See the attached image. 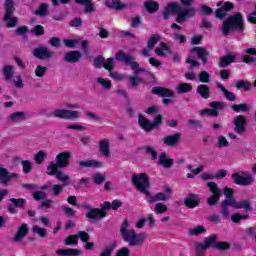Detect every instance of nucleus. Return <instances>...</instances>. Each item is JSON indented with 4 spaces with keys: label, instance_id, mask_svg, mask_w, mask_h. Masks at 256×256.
I'll list each match as a JSON object with an SVG mask.
<instances>
[{
    "label": "nucleus",
    "instance_id": "f257e3e1",
    "mask_svg": "<svg viewBox=\"0 0 256 256\" xmlns=\"http://www.w3.org/2000/svg\"><path fill=\"white\" fill-rule=\"evenodd\" d=\"M129 220L124 219L120 227V234L122 235L124 241L130 245V247H143L145 244V239H147V234L140 233L137 234L135 229H129Z\"/></svg>",
    "mask_w": 256,
    "mask_h": 256
},
{
    "label": "nucleus",
    "instance_id": "f03ea898",
    "mask_svg": "<svg viewBox=\"0 0 256 256\" xmlns=\"http://www.w3.org/2000/svg\"><path fill=\"white\" fill-rule=\"evenodd\" d=\"M231 31H238L243 33L245 31V19L241 12H237L229 16L222 24V35L227 37Z\"/></svg>",
    "mask_w": 256,
    "mask_h": 256
},
{
    "label": "nucleus",
    "instance_id": "7ed1b4c3",
    "mask_svg": "<svg viewBox=\"0 0 256 256\" xmlns=\"http://www.w3.org/2000/svg\"><path fill=\"white\" fill-rule=\"evenodd\" d=\"M82 209L88 211L86 213V219H90L91 221H101V219H105L107 217V211L111 209V202L105 201L100 205V208H93L89 203H83Z\"/></svg>",
    "mask_w": 256,
    "mask_h": 256
},
{
    "label": "nucleus",
    "instance_id": "20e7f679",
    "mask_svg": "<svg viewBox=\"0 0 256 256\" xmlns=\"http://www.w3.org/2000/svg\"><path fill=\"white\" fill-rule=\"evenodd\" d=\"M116 61H120L121 63H126V65H129L131 70L134 71V77H139L141 73H147L146 68L139 67V62L135 61V57L126 54L121 50L116 53Z\"/></svg>",
    "mask_w": 256,
    "mask_h": 256
},
{
    "label": "nucleus",
    "instance_id": "39448f33",
    "mask_svg": "<svg viewBox=\"0 0 256 256\" xmlns=\"http://www.w3.org/2000/svg\"><path fill=\"white\" fill-rule=\"evenodd\" d=\"M132 184L138 191H140V193H143V195H147V197L151 195V193H149L151 182L149 181V176H147V173L133 174Z\"/></svg>",
    "mask_w": 256,
    "mask_h": 256
},
{
    "label": "nucleus",
    "instance_id": "423d86ee",
    "mask_svg": "<svg viewBox=\"0 0 256 256\" xmlns=\"http://www.w3.org/2000/svg\"><path fill=\"white\" fill-rule=\"evenodd\" d=\"M5 14L3 17L4 23H6V27L9 29H13V27H17L19 23V18L13 17V13H15V1L14 0H5L4 2Z\"/></svg>",
    "mask_w": 256,
    "mask_h": 256
},
{
    "label": "nucleus",
    "instance_id": "0eeeda50",
    "mask_svg": "<svg viewBox=\"0 0 256 256\" xmlns=\"http://www.w3.org/2000/svg\"><path fill=\"white\" fill-rule=\"evenodd\" d=\"M223 194L225 199L220 204L221 214L224 219H227L231 212H229V207L235 203V190L233 188L224 187Z\"/></svg>",
    "mask_w": 256,
    "mask_h": 256
},
{
    "label": "nucleus",
    "instance_id": "6e6552de",
    "mask_svg": "<svg viewBox=\"0 0 256 256\" xmlns=\"http://www.w3.org/2000/svg\"><path fill=\"white\" fill-rule=\"evenodd\" d=\"M152 95H158V97H162L163 105H171L174 103L172 99L175 98V92L169 88L155 86L152 88Z\"/></svg>",
    "mask_w": 256,
    "mask_h": 256
},
{
    "label": "nucleus",
    "instance_id": "1a4fd4ad",
    "mask_svg": "<svg viewBox=\"0 0 256 256\" xmlns=\"http://www.w3.org/2000/svg\"><path fill=\"white\" fill-rule=\"evenodd\" d=\"M81 112L67 109H55L51 112L50 117L64 119L65 121H75L79 119Z\"/></svg>",
    "mask_w": 256,
    "mask_h": 256
},
{
    "label": "nucleus",
    "instance_id": "9d476101",
    "mask_svg": "<svg viewBox=\"0 0 256 256\" xmlns=\"http://www.w3.org/2000/svg\"><path fill=\"white\" fill-rule=\"evenodd\" d=\"M219 239L218 234H212L208 237H206L203 241L201 242H196L195 243V249H196V255H205V251L211 247H213V243Z\"/></svg>",
    "mask_w": 256,
    "mask_h": 256
},
{
    "label": "nucleus",
    "instance_id": "9b49d317",
    "mask_svg": "<svg viewBox=\"0 0 256 256\" xmlns=\"http://www.w3.org/2000/svg\"><path fill=\"white\" fill-rule=\"evenodd\" d=\"M231 177L235 185H240L242 187H249V185H253V183H255L253 175L247 172H243L242 175L236 172L233 173Z\"/></svg>",
    "mask_w": 256,
    "mask_h": 256
},
{
    "label": "nucleus",
    "instance_id": "f8f14e48",
    "mask_svg": "<svg viewBox=\"0 0 256 256\" xmlns=\"http://www.w3.org/2000/svg\"><path fill=\"white\" fill-rule=\"evenodd\" d=\"M207 187L210 189V192L212 193L211 197L208 198L207 203L210 205V207H213L219 203V200L221 199V195H223V190L217 186V183L215 182H208Z\"/></svg>",
    "mask_w": 256,
    "mask_h": 256
},
{
    "label": "nucleus",
    "instance_id": "ddd939ff",
    "mask_svg": "<svg viewBox=\"0 0 256 256\" xmlns=\"http://www.w3.org/2000/svg\"><path fill=\"white\" fill-rule=\"evenodd\" d=\"M225 104L221 101L210 102L211 109H204L200 111V115H207V117H219V111L223 109Z\"/></svg>",
    "mask_w": 256,
    "mask_h": 256
},
{
    "label": "nucleus",
    "instance_id": "4468645a",
    "mask_svg": "<svg viewBox=\"0 0 256 256\" xmlns=\"http://www.w3.org/2000/svg\"><path fill=\"white\" fill-rule=\"evenodd\" d=\"M182 8L181 5L177 2H170L167 4V6L164 8V11L162 12V17L164 21H167L170 19L171 15H179L181 13Z\"/></svg>",
    "mask_w": 256,
    "mask_h": 256
},
{
    "label": "nucleus",
    "instance_id": "2eb2a0df",
    "mask_svg": "<svg viewBox=\"0 0 256 256\" xmlns=\"http://www.w3.org/2000/svg\"><path fill=\"white\" fill-rule=\"evenodd\" d=\"M32 55L40 61H45L53 57V51L49 50L47 46H40L32 51Z\"/></svg>",
    "mask_w": 256,
    "mask_h": 256
},
{
    "label": "nucleus",
    "instance_id": "dca6fc26",
    "mask_svg": "<svg viewBox=\"0 0 256 256\" xmlns=\"http://www.w3.org/2000/svg\"><path fill=\"white\" fill-rule=\"evenodd\" d=\"M234 131L237 135H243L247 131V118L243 115H238L233 120Z\"/></svg>",
    "mask_w": 256,
    "mask_h": 256
},
{
    "label": "nucleus",
    "instance_id": "f3484780",
    "mask_svg": "<svg viewBox=\"0 0 256 256\" xmlns=\"http://www.w3.org/2000/svg\"><path fill=\"white\" fill-rule=\"evenodd\" d=\"M19 174L9 172V170L5 167L0 166V183L1 185H9L12 179H17Z\"/></svg>",
    "mask_w": 256,
    "mask_h": 256
},
{
    "label": "nucleus",
    "instance_id": "a211bd4d",
    "mask_svg": "<svg viewBox=\"0 0 256 256\" xmlns=\"http://www.w3.org/2000/svg\"><path fill=\"white\" fill-rule=\"evenodd\" d=\"M195 13H197V10L195 7H189L187 9H183L179 12L177 15L175 21L176 23H185L187 19H191V17H195Z\"/></svg>",
    "mask_w": 256,
    "mask_h": 256
},
{
    "label": "nucleus",
    "instance_id": "6ab92c4d",
    "mask_svg": "<svg viewBox=\"0 0 256 256\" xmlns=\"http://www.w3.org/2000/svg\"><path fill=\"white\" fill-rule=\"evenodd\" d=\"M184 205L188 209H195V207L201 205V198L195 193H190L184 198Z\"/></svg>",
    "mask_w": 256,
    "mask_h": 256
},
{
    "label": "nucleus",
    "instance_id": "aec40b11",
    "mask_svg": "<svg viewBox=\"0 0 256 256\" xmlns=\"http://www.w3.org/2000/svg\"><path fill=\"white\" fill-rule=\"evenodd\" d=\"M99 153L104 156L106 159L111 157V142L107 138H103L98 143Z\"/></svg>",
    "mask_w": 256,
    "mask_h": 256
},
{
    "label": "nucleus",
    "instance_id": "412c9836",
    "mask_svg": "<svg viewBox=\"0 0 256 256\" xmlns=\"http://www.w3.org/2000/svg\"><path fill=\"white\" fill-rule=\"evenodd\" d=\"M69 161H71V152L69 151L61 152L56 156V163L60 169L68 167Z\"/></svg>",
    "mask_w": 256,
    "mask_h": 256
},
{
    "label": "nucleus",
    "instance_id": "4be33fe9",
    "mask_svg": "<svg viewBox=\"0 0 256 256\" xmlns=\"http://www.w3.org/2000/svg\"><path fill=\"white\" fill-rule=\"evenodd\" d=\"M233 63H237V55H235L233 53L221 56L219 59L220 69H225V68L229 67V65H233Z\"/></svg>",
    "mask_w": 256,
    "mask_h": 256
},
{
    "label": "nucleus",
    "instance_id": "5701e85b",
    "mask_svg": "<svg viewBox=\"0 0 256 256\" xmlns=\"http://www.w3.org/2000/svg\"><path fill=\"white\" fill-rule=\"evenodd\" d=\"M29 234V225L27 223H23L17 230L16 234L13 237L14 243H19L27 237Z\"/></svg>",
    "mask_w": 256,
    "mask_h": 256
},
{
    "label": "nucleus",
    "instance_id": "b1692460",
    "mask_svg": "<svg viewBox=\"0 0 256 256\" xmlns=\"http://www.w3.org/2000/svg\"><path fill=\"white\" fill-rule=\"evenodd\" d=\"M192 53H196L198 59L202 62V65H207V59L209 57V51L204 47L195 46L192 48Z\"/></svg>",
    "mask_w": 256,
    "mask_h": 256
},
{
    "label": "nucleus",
    "instance_id": "393cba45",
    "mask_svg": "<svg viewBox=\"0 0 256 256\" xmlns=\"http://www.w3.org/2000/svg\"><path fill=\"white\" fill-rule=\"evenodd\" d=\"M181 141V133L177 132L172 135H167L162 139V143L167 147H175Z\"/></svg>",
    "mask_w": 256,
    "mask_h": 256
},
{
    "label": "nucleus",
    "instance_id": "a878e982",
    "mask_svg": "<svg viewBox=\"0 0 256 256\" xmlns=\"http://www.w3.org/2000/svg\"><path fill=\"white\" fill-rule=\"evenodd\" d=\"M138 125L141 127L143 131L146 133H150V131H153V123L149 121V119L145 118L143 114L138 115Z\"/></svg>",
    "mask_w": 256,
    "mask_h": 256
},
{
    "label": "nucleus",
    "instance_id": "bb28decb",
    "mask_svg": "<svg viewBox=\"0 0 256 256\" xmlns=\"http://www.w3.org/2000/svg\"><path fill=\"white\" fill-rule=\"evenodd\" d=\"M74 1L77 5H84V13H86V15L95 13V11H97V7L93 5V2H91V0H74Z\"/></svg>",
    "mask_w": 256,
    "mask_h": 256
},
{
    "label": "nucleus",
    "instance_id": "cd10ccee",
    "mask_svg": "<svg viewBox=\"0 0 256 256\" xmlns=\"http://www.w3.org/2000/svg\"><path fill=\"white\" fill-rule=\"evenodd\" d=\"M82 54L79 51H69L64 54V61L66 63H77L81 59Z\"/></svg>",
    "mask_w": 256,
    "mask_h": 256
},
{
    "label": "nucleus",
    "instance_id": "c85d7f7f",
    "mask_svg": "<svg viewBox=\"0 0 256 256\" xmlns=\"http://www.w3.org/2000/svg\"><path fill=\"white\" fill-rule=\"evenodd\" d=\"M144 9H146L147 13L153 15L159 11V2L155 0H147L144 2Z\"/></svg>",
    "mask_w": 256,
    "mask_h": 256
},
{
    "label": "nucleus",
    "instance_id": "c756f323",
    "mask_svg": "<svg viewBox=\"0 0 256 256\" xmlns=\"http://www.w3.org/2000/svg\"><path fill=\"white\" fill-rule=\"evenodd\" d=\"M159 165L165 169H171L173 167V158L167 157V153L161 152L159 155Z\"/></svg>",
    "mask_w": 256,
    "mask_h": 256
},
{
    "label": "nucleus",
    "instance_id": "7c9ffc66",
    "mask_svg": "<svg viewBox=\"0 0 256 256\" xmlns=\"http://www.w3.org/2000/svg\"><path fill=\"white\" fill-rule=\"evenodd\" d=\"M196 93H198L202 99H209L211 97V88L207 84H200L197 86Z\"/></svg>",
    "mask_w": 256,
    "mask_h": 256
},
{
    "label": "nucleus",
    "instance_id": "2f4dec72",
    "mask_svg": "<svg viewBox=\"0 0 256 256\" xmlns=\"http://www.w3.org/2000/svg\"><path fill=\"white\" fill-rule=\"evenodd\" d=\"M154 53H156L158 57H165V55L171 54V48L165 42H161L160 47L154 49Z\"/></svg>",
    "mask_w": 256,
    "mask_h": 256
},
{
    "label": "nucleus",
    "instance_id": "473e14b6",
    "mask_svg": "<svg viewBox=\"0 0 256 256\" xmlns=\"http://www.w3.org/2000/svg\"><path fill=\"white\" fill-rule=\"evenodd\" d=\"M233 209H243L244 211H253V208L251 207V202L249 200H243L241 202L234 201V203L231 205Z\"/></svg>",
    "mask_w": 256,
    "mask_h": 256
},
{
    "label": "nucleus",
    "instance_id": "72a5a7b5",
    "mask_svg": "<svg viewBox=\"0 0 256 256\" xmlns=\"http://www.w3.org/2000/svg\"><path fill=\"white\" fill-rule=\"evenodd\" d=\"M212 249H216L217 251H229L231 249V242L228 241H214L212 244Z\"/></svg>",
    "mask_w": 256,
    "mask_h": 256
},
{
    "label": "nucleus",
    "instance_id": "f704fd0d",
    "mask_svg": "<svg viewBox=\"0 0 256 256\" xmlns=\"http://www.w3.org/2000/svg\"><path fill=\"white\" fill-rule=\"evenodd\" d=\"M217 87H218V89H220V91H222V93L227 101H232V102L237 101V96L235 95V93L227 90V88H225V86H223V84L219 83V84H217Z\"/></svg>",
    "mask_w": 256,
    "mask_h": 256
},
{
    "label": "nucleus",
    "instance_id": "c9c22d12",
    "mask_svg": "<svg viewBox=\"0 0 256 256\" xmlns=\"http://www.w3.org/2000/svg\"><path fill=\"white\" fill-rule=\"evenodd\" d=\"M14 161H21L22 171L25 175L31 173L33 171V164L29 160H21L19 157H15Z\"/></svg>",
    "mask_w": 256,
    "mask_h": 256
},
{
    "label": "nucleus",
    "instance_id": "e433bc0d",
    "mask_svg": "<svg viewBox=\"0 0 256 256\" xmlns=\"http://www.w3.org/2000/svg\"><path fill=\"white\" fill-rule=\"evenodd\" d=\"M80 167H94L101 168L103 167V162H99L97 160H82L78 162Z\"/></svg>",
    "mask_w": 256,
    "mask_h": 256
},
{
    "label": "nucleus",
    "instance_id": "4c0bfd02",
    "mask_svg": "<svg viewBox=\"0 0 256 256\" xmlns=\"http://www.w3.org/2000/svg\"><path fill=\"white\" fill-rule=\"evenodd\" d=\"M230 109L234 111V113H247L251 108L249 107V104L241 103L230 106Z\"/></svg>",
    "mask_w": 256,
    "mask_h": 256
},
{
    "label": "nucleus",
    "instance_id": "58836bf2",
    "mask_svg": "<svg viewBox=\"0 0 256 256\" xmlns=\"http://www.w3.org/2000/svg\"><path fill=\"white\" fill-rule=\"evenodd\" d=\"M51 11H49V4L41 3L39 8L35 11V15L38 17H47L50 15Z\"/></svg>",
    "mask_w": 256,
    "mask_h": 256
},
{
    "label": "nucleus",
    "instance_id": "ea45409f",
    "mask_svg": "<svg viewBox=\"0 0 256 256\" xmlns=\"http://www.w3.org/2000/svg\"><path fill=\"white\" fill-rule=\"evenodd\" d=\"M169 195L163 192H158L155 196H149L148 203H157V201H167Z\"/></svg>",
    "mask_w": 256,
    "mask_h": 256
},
{
    "label": "nucleus",
    "instance_id": "a19ab883",
    "mask_svg": "<svg viewBox=\"0 0 256 256\" xmlns=\"http://www.w3.org/2000/svg\"><path fill=\"white\" fill-rule=\"evenodd\" d=\"M176 91L179 95H184V93H190V91H193V86L189 83H180L177 85Z\"/></svg>",
    "mask_w": 256,
    "mask_h": 256
},
{
    "label": "nucleus",
    "instance_id": "79ce46f5",
    "mask_svg": "<svg viewBox=\"0 0 256 256\" xmlns=\"http://www.w3.org/2000/svg\"><path fill=\"white\" fill-rule=\"evenodd\" d=\"M9 202L17 209H23L27 205V199L25 198H10Z\"/></svg>",
    "mask_w": 256,
    "mask_h": 256
},
{
    "label": "nucleus",
    "instance_id": "37998d69",
    "mask_svg": "<svg viewBox=\"0 0 256 256\" xmlns=\"http://www.w3.org/2000/svg\"><path fill=\"white\" fill-rule=\"evenodd\" d=\"M203 233H207V228L202 225H198L189 230L190 237H197V235H203Z\"/></svg>",
    "mask_w": 256,
    "mask_h": 256
},
{
    "label": "nucleus",
    "instance_id": "c03bdc74",
    "mask_svg": "<svg viewBox=\"0 0 256 256\" xmlns=\"http://www.w3.org/2000/svg\"><path fill=\"white\" fill-rule=\"evenodd\" d=\"M161 41V36L159 34H152L148 40L147 48L155 49V45Z\"/></svg>",
    "mask_w": 256,
    "mask_h": 256
},
{
    "label": "nucleus",
    "instance_id": "a18cd8bd",
    "mask_svg": "<svg viewBox=\"0 0 256 256\" xmlns=\"http://www.w3.org/2000/svg\"><path fill=\"white\" fill-rule=\"evenodd\" d=\"M109 9H115L116 11H121L125 8V4L121 3V0H112L111 3H106Z\"/></svg>",
    "mask_w": 256,
    "mask_h": 256
},
{
    "label": "nucleus",
    "instance_id": "49530a36",
    "mask_svg": "<svg viewBox=\"0 0 256 256\" xmlns=\"http://www.w3.org/2000/svg\"><path fill=\"white\" fill-rule=\"evenodd\" d=\"M45 159H47L46 151L40 150L34 155V161L37 163V165H41Z\"/></svg>",
    "mask_w": 256,
    "mask_h": 256
},
{
    "label": "nucleus",
    "instance_id": "de8ad7c7",
    "mask_svg": "<svg viewBox=\"0 0 256 256\" xmlns=\"http://www.w3.org/2000/svg\"><path fill=\"white\" fill-rule=\"evenodd\" d=\"M79 243V236L75 234H71L64 240V245L71 246V245H78Z\"/></svg>",
    "mask_w": 256,
    "mask_h": 256
},
{
    "label": "nucleus",
    "instance_id": "09e8293b",
    "mask_svg": "<svg viewBox=\"0 0 256 256\" xmlns=\"http://www.w3.org/2000/svg\"><path fill=\"white\" fill-rule=\"evenodd\" d=\"M14 70H13V66L11 65H6L3 67V75L6 79V81H9V79L13 78V74H14Z\"/></svg>",
    "mask_w": 256,
    "mask_h": 256
},
{
    "label": "nucleus",
    "instance_id": "8fccbe9b",
    "mask_svg": "<svg viewBox=\"0 0 256 256\" xmlns=\"http://www.w3.org/2000/svg\"><path fill=\"white\" fill-rule=\"evenodd\" d=\"M47 175L53 176L57 175V171H59V165H57V162H50L47 166Z\"/></svg>",
    "mask_w": 256,
    "mask_h": 256
},
{
    "label": "nucleus",
    "instance_id": "3c124183",
    "mask_svg": "<svg viewBox=\"0 0 256 256\" xmlns=\"http://www.w3.org/2000/svg\"><path fill=\"white\" fill-rule=\"evenodd\" d=\"M32 231L39 235L41 239H45V237H47V229L39 227L38 225L33 226Z\"/></svg>",
    "mask_w": 256,
    "mask_h": 256
},
{
    "label": "nucleus",
    "instance_id": "603ef678",
    "mask_svg": "<svg viewBox=\"0 0 256 256\" xmlns=\"http://www.w3.org/2000/svg\"><path fill=\"white\" fill-rule=\"evenodd\" d=\"M25 112H14L10 115V121H25Z\"/></svg>",
    "mask_w": 256,
    "mask_h": 256
},
{
    "label": "nucleus",
    "instance_id": "864d4df0",
    "mask_svg": "<svg viewBox=\"0 0 256 256\" xmlns=\"http://www.w3.org/2000/svg\"><path fill=\"white\" fill-rule=\"evenodd\" d=\"M113 251H115V244H110L105 247L104 250L100 252L99 256H111L113 255Z\"/></svg>",
    "mask_w": 256,
    "mask_h": 256
},
{
    "label": "nucleus",
    "instance_id": "5fc2aeb1",
    "mask_svg": "<svg viewBox=\"0 0 256 256\" xmlns=\"http://www.w3.org/2000/svg\"><path fill=\"white\" fill-rule=\"evenodd\" d=\"M236 88L237 89H244V91H250L251 90V83H249L245 80H240L236 83Z\"/></svg>",
    "mask_w": 256,
    "mask_h": 256
},
{
    "label": "nucleus",
    "instance_id": "6e6d98bb",
    "mask_svg": "<svg viewBox=\"0 0 256 256\" xmlns=\"http://www.w3.org/2000/svg\"><path fill=\"white\" fill-rule=\"evenodd\" d=\"M198 79H199L200 83H209V81L211 79V74H209V72H207V71H202L199 73Z\"/></svg>",
    "mask_w": 256,
    "mask_h": 256
},
{
    "label": "nucleus",
    "instance_id": "4d7b16f0",
    "mask_svg": "<svg viewBox=\"0 0 256 256\" xmlns=\"http://www.w3.org/2000/svg\"><path fill=\"white\" fill-rule=\"evenodd\" d=\"M56 179H58V181H63L64 183L67 181L71 180V176L69 175H65L64 171H57L56 174H54Z\"/></svg>",
    "mask_w": 256,
    "mask_h": 256
},
{
    "label": "nucleus",
    "instance_id": "13d9d810",
    "mask_svg": "<svg viewBox=\"0 0 256 256\" xmlns=\"http://www.w3.org/2000/svg\"><path fill=\"white\" fill-rule=\"evenodd\" d=\"M97 83L101 85L104 89L109 91L111 89V80L105 78H97Z\"/></svg>",
    "mask_w": 256,
    "mask_h": 256
},
{
    "label": "nucleus",
    "instance_id": "bf43d9fd",
    "mask_svg": "<svg viewBox=\"0 0 256 256\" xmlns=\"http://www.w3.org/2000/svg\"><path fill=\"white\" fill-rule=\"evenodd\" d=\"M114 63H115V59L108 58L106 59L102 67H104L106 71H113L115 69Z\"/></svg>",
    "mask_w": 256,
    "mask_h": 256
},
{
    "label": "nucleus",
    "instance_id": "052dcab7",
    "mask_svg": "<svg viewBox=\"0 0 256 256\" xmlns=\"http://www.w3.org/2000/svg\"><path fill=\"white\" fill-rule=\"evenodd\" d=\"M66 183L65 184H55L52 188V193L54 195V197H59V195H61V191H63V188L66 187Z\"/></svg>",
    "mask_w": 256,
    "mask_h": 256
},
{
    "label": "nucleus",
    "instance_id": "680f3d73",
    "mask_svg": "<svg viewBox=\"0 0 256 256\" xmlns=\"http://www.w3.org/2000/svg\"><path fill=\"white\" fill-rule=\"evenodd\" d=\"M31 33H34L36 37H41L42 35H45V28L43 25L38 24L31 30Z\"/></svg>",
    "mask_w": 256,
    "mask_h": 256
},
{
    "label": "nucleus",
    "instance_id": "e2e57ef3",
    "mask_svg": "<svg viewBox=\"0 0 256 256\" xmlns=\"http://www.w3.org/2000/svg\"><path fill=\"white\" fill-rule=\"evenodd\" d=\"M63 42H64V45H66V47H68L69 49H75L77 47V43H79V40L64 39Z\"/></svg>",
    "mask_w": 256,
    "mask_h": 256
},
{
    "label": "nucleus",
    "instance_id": "0e129e2a",
    "mask_svg": "<svg viewBox=\"0 0 256 256\" xmlns=\"http://www.w3.org/2000/svg\"><path fill=\"white\" fill-rule=\"evenodd\" d=\"M105 63V58H103V55H99L94 59V67L96 69H101Z\"/></svg>",
    "mask_w": 256,
    "mask_h": 256
},
{
    "label": "nucleus",
    "instance_id": "69168bd1",
    "mask_svg": "<svg viewBox=\"0 0 256 256\" xmlns=\"http://www.w3.org/2000/svg\"><path fill=\"white\" fill-rule=\"evenodd\" d=\"M45 73H47V67L38 65L35 69L36 77H45Z\"/></svg>",
    "mask_w": 256,
    "mask_h": 256
},
{
    "label": "nucleus",
    "instance_id": "338daca9",
    "mask_svg": "<svg viewBox=\"0 0 256 256\" xmlns=\"http://www.w3.org/2000/svg\"><path fill=\"white\" fill-rule=\"evenodd\" d=\"M95 185H102V183H105V175L101 173H96L93 176Z\"/></svg>",
    "mask_w": 256,
    "mask_h": 256
},
{
    "label": "nucleus",
    "instance_id": "774afa93",
    "mask_svg": "<svg viewBox=\"0 0 256 256\" xmlns=\"http://www.w3.org/2000/svg\"><path fill=\"white\" fill-rule=\"evenodd\" d=\"M214 13H215L216 19H220V21H223V19L227 17V12L223 10L221 7L216 9Z\"/></svg>",
    "mask_w": 256,
    "mask_h": 256
}]
</instances>
